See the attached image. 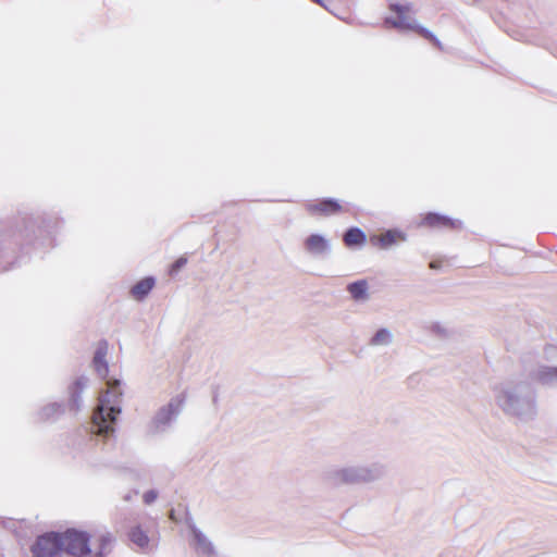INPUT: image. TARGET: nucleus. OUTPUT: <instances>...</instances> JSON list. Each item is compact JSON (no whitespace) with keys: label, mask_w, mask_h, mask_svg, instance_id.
Here are the masks:
<instances>
[{"label":"nucleus","mask_w":557,"mask_h":557,"mask_svg":"<svg viewBox=\"0 0 557 557\" xmlns=\"http://www.w3.org/2000/svg\"><path fill=\"white\" fill-rule=\"evenodd\" d=\"M62 553L83 557H103L111 550L113 537L110 533H97L89 535L84 531L69 529L59 533Z\"/></svg>","instance_id":"f257e3e1"},{"label":"nucleus","mask_w":557,"mask_h":557,"mask_svg":"<svg viewBox=\"0 0 557 557\" xmlns=\"http://www.w3.org/2000/svg\"><path fill=\"white\" fill-rule=\"evenodd\" d=\"M422 224L429 227H448L451 226V221L445 216L438 215L436 213H428L423 220Z\"/></svg>","instance_id":"f8f14e48"},{"label":"nucleus","mask_w":557,"mask_h":557,"mask_svg":"<svg viewBox=\"0 0 557 557\" xmlns=\"http://www.w3.org/2000/svg\"><path fill=\"white\" fill-rule=\"evenodd\" d=\"M391 10L398 14L397 20H386V23L391 24L395 28L399 29H411L418 33L423 38L428 39L430 42H432L436 48L443 49V46L441 41L428 29L411 24L406 21V17L404 16L405 13L409 11V7L399 5V4H392Z\"/></svg>","instance_id":"7ed1b4c3"},{"label":"nucleus","mask_w":557,"mask_h":557,"mask_svg":"<svg viewBox=\"0 0 557 557\" xmlns=\"http://www.w3.org/2000/svg\"><path fill=\"white\" fill-rule=\"evenodd\" d=\"M85 387V382L83 380H77L73 383L72 385V392H73V395L76 396L78 395Z\"/></svg>","instance_id":"dca6fc26"},{"label":"nucleus","mask_w":557,"mask_h":557,"mask_svg":"<svg viewBox=\"0 0 557 557\" xmlns=\"http://www.w3.org/2000/svg\"><path fill=\"white\" fill-rule=\"evenodd\" d=\"M187 263V259L184 257L178 258L170 269V274L174 275L176 274L185 264Z\"/></svg>","instance_id":"2eb2a0df"},{"label":"nucleus","mask_w":557,"mask_h":557,"mask_svg":"<svg viewBox=\"0 0 557 557\" xmlns=\"http://www.w3.org/2000/svg\"><path fill=\"white\" fill-rule=\"evenodd\" d=\"M121 396L120 381L108 380L107 389L99 396L98 406L92 414V428L95 433L108 435L114 431L116 416L121 412Z\"/></svg>","instance_id":"f03ea898"},{"label":"nucleus","mask_w":557,"mask_h":557,"mask_svg":"<svg viewBox=\"0 0 557 557\" xmlns=\"http://www.w3.org/2000/svg\"><path fill=\"white\" fill-rule=\"evenodd\" d=\"M326 240L320 235H311L306 240V248L313 253H321L326 249Z\"/></svg>","instance_id":"ddd939ff"},{"label":"nucleus","mask_w":557,"mask_h":557,"mask_svg":"<svg viewBox=\"0 0 557 557\" xmlns=\"http://www.w3.org/2000/svg\"><path fill=\"white\" fill-rule=\"evenodd\" d=\"M127 536L133 544L141 549L147 548L150 542L147 530L140 524L132 527L127 532Z\"/></svg>","instance_id":"6e6552de"},{"label":"nucleus","mask_w":557,"mask_h":557,"mask_svg":"<svg viewBox=\"0 0 557 557\" xmlns=\"http://www.w3.org/2000/svg\"><path fill=\"white\" fill-rule=\"evenodd\" d=\"M404 239H405V237L403 236L401 233H399L397 231L389 230L383 234L371 236L370 243L374 247H377L381 249H386V248L391 247L392 245L399 243Z\"/></svg>","instance_id":"423d86ee"},{"label":"nucleus","mask_w":557,"mask_h":557,"mask_svg":"<svg viewBox=\"0 0 557 557\" xmlns=\"http://www.w3.org/2000/svg\"><path fill=\"white\" fill-rule=\"evenodd\" d=\"M306 210L313 216H330L347 212L349 208L335 199H322L308 203Z\"/></svg>","instance_id":"39448f33"},{"label":"nucleus","mask_w":557,"mask_h":557,"mask_svg":"<svg viewBox=\"0 0 557 557\" xmlns=\"http://www.w3.org/2000/svg\"><path fill=\"white\" fill-rule=\"evenodd\" d=\"M107 351H108L107 344L106 343L101 344L97 348V350L95 352V357H94V367H95L96 371L100 375H103V376H106L108 373V364L106 362Z\"/></svg>","instance_id":"9d476101"},{"label":"nucleus","mask_w":557,"mask_h":557,"mask_svg":"<svg viewBox=\"0 0 557 557\" xmlns=\"http://www.w3.org/2000/svg\"><path fill=\"white\" fill-rule=\"evenodd\" d=\"M343 242L347 247L362 246L367 242V236L359 227H350L346 231Z\"/></svg>","instance_id":"1a4fd4ad"},{"label":"nucleus","mask_w":557,"mask_h":557,"mask_svg":"<svg viewBox=\"0 0 557 557\" xmlns=\"http://www.w3.org/2000/svg\"><path fill=\"white\" fill-rule=\"evenodd\" d=\"M157 492L156 491H148L144 494L143 498H144V502L145 504L149 505L151 503H153L157 498Z\"/></svg>","instance_id":"f3484780"},{"label":"nucleus","mask_w":557,"mask_h":557,"mask_svg":"<svg viewBox=\"0 0 557 557\" xmlns=\"http://www.w3.org/2000/svg\"><path fill=\"white\" fill-rule=\"evenodd\" d=\"M30 550L34 557H59L62 554L59 533L49 532L38 536Z\"/></svg>","instance_id":"20e7f679"},{"label":"nucleus","mask_w":557,"mask_h":557,"mask_svg":"<svg viewBox=\"0 0 557 557\" xmlns=\"http://www.w3.org/2000/svg\"><path fill=\"white\" fill-rule=\"evenodd\" d=\"M430 268L435 269V268H437V265L435 264V262H431Z\"/></svg>","instance_id":"a211bd4d"},{"label":"nucleus","mask_w":557,"mask_h":557,"mask_svg":"<svg viewBox=\"0 0 557 557\" xmlns=\"http://www.w3.org/2000/svg\"><path fill=\"white\" fill-rule=\"evenodd\" d=\"M347 290L355 300H363L368 298V283L366 280L350 283L347 286Z\"/></svg>","instance_id":"9b49d317"},{"label":"nucleus","mask_w":557,"mask_h":557,"mask_svg":"<svg viewBox=\"0 0 557 557\" xmlns=\"http://www.w3.org/2000/svg\"><path fill=\"white\" fill-rule=\"evenodd\" d=\"M391 334L387 330L381 329L371 339L372 345H383L389 342Z\"/></svg>","instance_id":"4468645a"},{"label":"nucleus","mask_w":557,"mask_h":557,"mask_svg":"<svg viewBox=\"0 0 557 557\" xmlns=\"http://www.w3.org/2000/svg\"><path fill=\"white\" fill-rule=\"evenodd\" d=\"M154 278L151 276L145 277L140 281H138L132 288H131V296L135 300H143L154 287Z\"/></svg>","instance_id":"0eeeda50"}]
</instances>
